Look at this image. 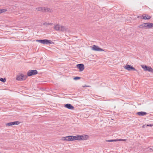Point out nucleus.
<instances>
[{"label":"nucleus","mask_w":153,"mask_h":153,"mask_svg":"<svg viewBox=\"0 0 153 153\" xmlns=\"http://www.w3.org/2000/svg\"><path fill=\"white\" fill-rule=\"evenodd\" d=\"M89 138L88 135H76L75 136H69L65 137H63L62 140L63 141H72L76 140H85Z\"/></svg>","instance_id":"obj_1"},{"label":"nucleus","mask_w":153,"mask_h":153,"mask_svg":"<svg viewBox=\"0 0 153 153\" xmlns=\"http://www.w3.org/2000/svg\"><path fill=\"white\" fill-rule=\"evenodd\" d=\"M54 29L56 31H60L62 32L66 31L69 32L68 29L67 27L61 25L59 24L55 25L54 27Z\"/></svg>","instance_id":"obj_2"},{"label":"nucleus","mask_w":153,"mask_h":153,"mask_svg":"<svg viewBox=\"0 0 153 153\" xmlns=\"http://www.w3.org/2000/svg\"><path fill=\"white\" fill-rule=\"evenodd\" d=\"M138 27L143 29H149L153 27V23H144L140 25Z\"/></svg>","instance_id":"obj_3"},{"label":"nucleus","mask_w":153,"mask_h":153,"mask_svg":"<svg viewBox=\"0 0 153 153\" xmlns=\"http://www.w3.org/2000/svg\"><path fill=\"white\" fill-rule=\"evenodd\" d=\"M36 9L37 10L39 11L42 12H50L51 11V10L49 8L44 7H38L36 8Z\"/></svg>","instance_id":"obj_4"},{"label":"nucleus","mask_w":153,"mask_h":153,"mask_svg":"<svg viewBox=\"0 0 153 153\" xmlns=\"http://www.w3.org/2000/svg\"><path fill=\"white\" fill-rule=\"evenodd\" d=\"M27 76L26 75H25L23 74H19L18 75L16 79L19 81L24 80L26 79Z\"/></svg>","instance_id":"obj_5"},{"label":"nucleus","mask_w":153,"mask_h":153,"mask_svg":"<svg viewBox=\"0 0 153 153\" xmlns=\"http://www.w3.org/2000/svg\"><path fill=\"white\" fill-rule=\"evenodd\" d=\"M141 67L145 71H148L152 73L153 72V69L151 67L143 65H141Z\"/></svg>","instance_id":"obj_6"},{"label":"nucleus","mask_w":153,"mask_h":153,"mask_svg":"<svg viewBox=\"0 0 153 153\" xmlns=\"http://www.w3.org/2000/svg\"><path fill=\"white\" fill-rule=\"evenodd\" d=\"M38 72L36 70H30L27 72V75L28 76H31L37 74Z\"/></svg>","instance_id":"obj_7"},{"label":"nucleus","mask_w":153,"mask_h":153,"mask_svg":"<svg viewBox=\"0 0 153 153\" xmlns=\"http://www.w3.org/2000/svg\"><path fill=\"white\" fill-rule=\"evenodd\" d=\"M125 69H126L128 71H137L134 68L129 65H127L125 66L124 67Z\"/></svg>","instance_id":"obj_8"},{"label":"nucleus","mask_w":153,"mask_h":153,"mask_svg":"<svg viewBox=\"0 0 153 153\" xmlns=\"http://www.w3.org/2000/svg\"><path fill=\"white\" fill-rule=\"evenodd\" d=\"M92 50L95 51H102L104 50L102 49L99 48L98 46L94 45L93 46Z\"/></svg>","instance_id":"obj_9"},{"label":"nucleus","mask_w":153,"mask_h":153,"mask_svg":"<svg viewBox=\"0 0 153 153\" xmlns=\"http://www.w3.org/2000/svg\"><path fill=\"white\" fill-rule=\"evenodd\" d=\"M54 43L52 41L48 39H43L42 44L44 45H48L49 44H53Z\"/></svg>","instance_id":"obj_10"},{"label":"nucleus","mask_w":153,"mask_h":153,"mask_svg":"<svg viewBox=\"0 0 153 153\" xmlns=\"http://www.w3.org/2000/svg\"><path fill=\"white\" fill-rule=\"evenodd\" d=\"M20 122L18 121H14L8 123L6 124V126H10L14 125H18L20 123Z\"/></svg>","instance_id":"obj_11"},{"label":"nucleus","mask_w":153,"mask_h":153,"mask_svg":"<svg viewBox=\"0 0 153 153\" xmlns=\"http://www.w3.org/2000/svg\"><path fill=\"white\" fill-rule=\"evenodd\" d=\"M76 66L79 68V71H82L84 69V65L83 64H79L76 65Z\"/></svg>","instance_id":"obj_12"},{"label":"nucleus","mask_w":153,"mask_h":153,"mask_svg":"<svg viewBox=\"0 0 153 153\" xmlns=\"http://www.w3.org/2000/svg\"><path fill=\"white\" fill-rule=\"evenodd\" d=\"M65 106L67 108L71 110H73L74 108V107L70 104H67L65 105Z\"/></svg>","instance_id":"obj_13"},{"label":"nucleus","mask_w":153,"mask_h":153,"mask_svg":"<svg viewBox=\"0 0 153 153\" xmlns=\"http://www.w3.org/2000/svg\"><path fill=\"white\" fill-rule=\"evenodd\" d=\"M136 114L139 116H143L147 114V113L145 112L141 111L137 112Z\"/></svg>","instance_id":"obj_14"},{"label":"nucleus","mask_w":153,"mask_h":153,"mask_svg":"<svg viewBox=\"0 0 153 153\" xmlns=\"http://www.w3.org/2000/svg\"><path fill=\"white\" fill-rule=\"evenodd\" d=\"M142 17V19L145 20L149 19L151 18V16L148 15L145 16L143 15Z\"/></svg>","instance_id":"obj_15"},{"label":"nucleus","mask_w":153,"mask_h":153,"mask_svg":"<svg viewBox=\"0 0 153 153\" xmlns=\"http://www.w3.org/2000/svg\"><path fill=\"white\" fill-rule=\"evenodd\" d=\"M53 25V23H50L49 22H48H48H45V23H43V25L44 26H46L49 25Z\"/></svg>","instance_id":"obj_16"},{"label":"nucleus","mask_w":153,"mask_h":153,"mask_svg":"<svg viewBox=\"0 0 153 153\" xmlns=\"http://www.w3.org/2000/svg\"><path fill=\"white\" fill-rule=\"evenodd\" d=\"M7 11V10L6 9H4L0 10V14L5 12Z\"/></svg>","instance_id":"obj_17"},{"label":"nucleus","mask_w":153,"mask_h":153,"mask_svg":"<svg viewBox=\"0 0 153 153\" xmlns=\"http://www.w3.org/2000/svg\"><path fill=\"white\" fill-rule=\"evenodd\" d=\"M106 141L107 142H116L117 141V139L116 140H107Z\"/></svg>","instance_id":"obj_18"},{"label":"nucleus","mask_w":153,"mask_h":153,"mask_svg":"<svg viewBox=\"0 0 153 153\" xmlns=\"http://www.w3.org/2000/svg\"><path fill=\"white\" fill-rule=\"evenodd\" d=\"M0 81L2 82H5L6 81V80L5 79H3V78H1L0 79Z\"/></svg>","instance_id":"obj_19"},{"label":"nucleus","mask_w":153,"mask_h":153,"mask_svg":"<svg viewBox=\"0 0 153 153\" xmlns=\"http://www.w3.org/2000/svg\"><path fill=\"white\" fill-rule=\"evenodd\" d=\"M36 42H39L40 43H41L42 44L43 43V39H39V40H36Z\"/></svg>","instance_id":"obj_20"},{"label":"nucleus","mask_w":153,"mask_h":153,"mask_svg":"<svg viewBox=\"0 0 153 153\" xmlns=\"http://www.w3.org/2000/svg\"><path fill=\"white\" fill-rule=\"evenodd\" d=\"M80 79V77H79L76 76L74 78V79L75 80H76Z\"/></svg>","instance_id":"obj_21"},{"label":"nucleus","mask_w":153,"mask_h":153,"mask_svg":"<svg viewBox=\"0 0 153 153\" xmlns=\"http://www.w3.org/2000/svg\"><path fill=\"white\" fill-rule=\"evenodd\" d=\"M117 141H126V139H117Z\"/></svg>","instance_id":"obj_22"},{"label":"nucleus","mask_w":153,"mask_h":153,"mask_svg":"<svg viewBox=\"0 0 153 153\" xmlns=\"http://www.w3.org/2000/svg\"><path fill=\"white\" fill-rule=\"evenodd\" d=\"M146 126H148L152 127V126H153V125H152V124H150V125L147 124V125H146Z\"/></svg>","instance_id":"obj_23"},{"label":"nucleus","mask_w":153,"mask_h":153,"mask_svg":"<svg viewBox=\"0 0 153 153\" xmlns=\"http://www.w3.org/2000/svg\"><path fill=\"white\" fill-rule=\"evenodd\" d=\"M145 125H143V126L142 127H143V128H145Z\"/></svg>","instance_id":"obj_24"},{"label":"nucleus","mask_w":153,"mask_h":153,"mask_svg":"<svg viewBox=\"0 0 153 153\" xmlns=\"http://www.w3.org/2000/svg\"><path fill=\"white\" fill-rule=\"evenodd\" d=\"M86 86H83V87H86Z\"/></svg>","instance_id":"obj_25"},{"label":"nucleus","mask_w":153,"mask_h":153,"mask_svg":"<svg viewBox=\"0 0 153 153\" xmlns=\"http://www.w3.org/2000/svg\"><path fill=\"white\" fill-rule=\"evenodd\" d=\"M150 149L151 150V148H150Z\"/></svg>","instance_id":"obj_26"}]
</instances>
